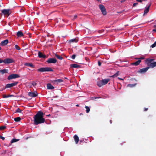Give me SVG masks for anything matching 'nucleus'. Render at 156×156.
Instances as JSON below:
<instances>
[{
    "label": "nucleus",
    "mask_w": 156,
    "mask_h": 156,
    "mask_svg": "<svg viewBox=\"0 0 156 156\" xmlns=\"http://www.w3.org/2000/svg\"><path fill=\"white\" fill-rule=\"evenodd\" d=\"M44 114L42 112H38L34 117V124L37 125L44 123L45 119L43 118Z\"/></svg>",
    "instance_id": "1"
},
{
    "label": "nucleus",
    "mask_w": 156,
    "mask_h": 156,
    "mask_svg": "<svg viewBox=\"0 0 156 156\" xmlns=\"http://www.w3.org/2000/svg\"><path fill=\"white\" fill-rule=\"evenodd\" d=\"M154 59L153 58H148L145 60L146 63L147 64L148 67L154 68L156 66V62H152Z\"/></svg>",
    "instance_id": "2"
},
{
    "label": "nucleus",
    "mask_w": 156,
    "mask_h": 156,
    "mask_svg": "<svg viewBox=\"0 0 156 156\" xmlns=\"http://www.w3.org/2000/svg\"><path fill=\"white\" fill-rule=\"evenodd\" d=\"M39 72L53 71V69L50 67H42L37 69Z\"/></svg>",
    "instance_id": "3"
},
{
    "label": "nucleus",
    "mask_w": 156,
    "mask_h": 156,
    "mask_svg": "<svg viewBox=\"0 0 156 156\" xmlns=\"http://www.w3.org/2000/svg\"><path fill=\"white\" fill-rule=\"evenodd\" d=\"M99 7L103 14L104 15H106L107 12L104 6L103 5L101 4L99 5Z\"/></svg>",
    "instance_id": "4"
},
{
    "label": "nucleus",
    "mask_w": 156,
    "mask_h": 156,
    "mask_svg": "<svg viewBox=\"0 0 156 156\" xmlns=\"http://www.w3.org/2000/svg\"><path fill=\"white\" fill-rule=\"evenodd\" d=\"M2 12L5 16L6 17H8L10 14V10L9 9L2 10Z\"/></svg>",
    "instance_id": "5"
},
{
    "label": "nucleus",
    "mask_w": 156,
    "mask_h": 156,
    "mask_svg": "<svg viewBox=\"0 0 156 156\" xmlns=\"http://www.w3.org/2000/svg\"><path fill=\"white\" fill-rule=\"evenodd\" d=\"M20 77L19 75L17 74H12L9 75L7 79L8 80H10L13 79L19 78Z\"/></svg>",
    "instance_id": "6"
},
{
    "label": "nucleus",
    "mask_w": 156,
    "mask_h": 156,
    "mask_svg": "<svg viewBox=\"0 0 156 156\" xmlns=\"http://www.w3.org/2000/svg\"><path fill=\"white\" fill-rule=\"evenodd\" d=\"M14 62V60L13 59L10 58H5L3 60V62L5 64H10L13 63Z\"/></svg>",
    "instance_id": "7"
},
{
    "label": "nucleus",
    "mask_w": 156,
    "mask_h": 156,
    "mask_svg": "<svg viewBox=\"0 0 156 156\" xmlns=\"http://www.w3.org/2000/svg\"><path fill=\"white\" fill-rule=\"evenodd\" d=\"M149 68V67H147L140 69L137 72L139 73H145Z\"/></svg>",
    "instance_id": "8"
},
{
    "label": "nucleus",
    "mask_w": 156,
    "mask_h": 156,
    "mask_svg": "<svg viewBox=\"0 0 156 156\" xmlns=\"http://www.w3.org/2000/svg\"><path fill=\"white\" fill-rule=\"evenodd\" d=\"M17 83V82H15L13 83L7 84L5 86V88H10L11 87L16 86Z\"/></svg>",
    "instance_id": "9"
},
{
    "label": "nucleus",
    "mask_w": 156,
    "mask_h": 156,
    "mask_svg": "<svg viewBox=\"0 0 156 156\" xmlns=\"http://www.w3.org/2000/svg\"><path fill=\"white\" fill-rule=\"evenodd\" d=\"M47 62L48 63H55L57 62V60L54 58H50L48 59Z\"/></svg>",
    "instance_id": "10"
},
{
    "label": "nucleus",
    "mask_w": 156,
    "mask_h": 156,
    "mask_svg": "<svg viewBox=\"0 0 156 156\" xmlns=\"http://www.w3.org/2000/svg\"><path fill=\"white\" fill-rule=\"evenodd\" d=\"M28 95L32 97H34L37 96V94L36 91L34 92H29L28 94Z\"/></svg>",
    "instance_id": "11"
},
{
    "label": "nucleus",
    "mask_w": 156,
    "mask_h": 156,
    "mask_svg": "<svg viewBox=\"0 0 156 156\" xmlns=\"http://www.w3.org/2000/svg\"><path fill=\"white\" fill-rule=\"evenodd\" d=\"M9 41L7 39L5 40H4L1 42L0 45L2 46H4L5 45L8 43Z\"/></svg>",
    "instance_id": "12"
},
{
    "label": "nucleus",
    "mask_w": 156,
    "mask_h": 156,
    "mask_svg": "<svg viewBox=\"0 0 156 156\" xmlns=\"http://www.w3.org/2000/svg\"><path fill=\"white\" fill-rule=\"evenodd\" d=\"M38 56L39 58H45L46 57V56L45 55L43 54L42 53L40 52H38Z\"/></svg>",
    "instance_id": "13"
},
{
    "label": "nucleus",
    "mask_w": 156,
    "mask_h": 156,
    "mask_svg": "<svg viewBox=\"0 0 156 156\" xmlns=\"http://www.w3.org/2000/svg\"><path fill=\"white\" fill-rule=\"evenodd\" d=\"M74 138L76 144H77L79 141V138L77 136L75 135L74 136Z\"/></svg>",
    "instance_id": "14"
},
{
    "label": "nucleus",
    "mask_w": 156,
    "mask_h": 156,
    "mask_svg": "<svg viewBox=\"0 0 156 156\" xmlns=\"http://www.w3.org/2000/svg\"><path fill=\"white\" fill-rule=\"evenodd\" d=\"M144 58L143 57H142L140 58H137V66L139 65L140 63L141 62V60L142 59H144Z\"/></svg>",
    "instance_id": "15"
},
{
    "label": "nucleus",
    "mask_w": 156,
    "mask_h": 156,
    "mask_svg": "<svg viewBox=\"0 0 156 156\" xmlns=\"http://www.w3.org/2000/svg\"><path fill=\"white\" fill-rule=\"evenodd\" d=\"M110 80V79H105L102 80L103 84V85L106 84Z\"/></svg>",
    "instance_id": "16"
},
{
    "label": "nucleus",
    "mask_w": 156,
    "mask_h": 156,
    "mask_svg": "<svg viewBox=\"0 0 156 156\" xmlns=\"http://www.w3.org/2000/svg\"><path fill=\"white\" fill-rule=\"evenodd\" d=\"M24 65L26 66H30L33 68H34V66L33 65V64L31 63H26Z\"/></svg>",
    "instance_id": "17"
},
{
    "label": "nucleus",
    "mask_w": 156,
    "mask_h": 156,
    "mask_svg": "<svg viewBox=\"0 0 156 156\" xmlns=\"http://www.w3.org/2000/svg\"><path fill=\"white\" fill-rule=\"evenodd\" d=\"M47 89H52L54 88V87L50 83H48L47 84Z\"/></svg>",
    "instance_id": "18"
},
{
    "label": "nucleus",
    "mask_w": 156,
    "mask_h": 156,
    "mask_svg": "<svg viewBox=\"0 0 156 156\" xmlns=\"http://www.w3.org/2000/svg\"><path fill=\"white\" fill-rule=\"evenodd\" d=\"M151 6V4L148 7L145 8V9L144 10V14H147V13L149 11V8Z\"/></svg>",
    "instance_id": "19"
},
{
    "label": "nucleus",
    "mask_w": 156,
    "mask_h": 156,
    "mask_svg": "<svg viewBox=\"0 0 156 156\" xmlns=\"http://www.w3.org/2000/svg\"><path fill=\"white\" fill-rule=\"evenodd\" d=\"M63 81V80L61 79H59L56 80H54V83H57L58 84V83H61Z\"/></svg>",
    "instance_id": "20"
},
{
    "label": "nucleus",
    "mask_w": 156,
    "mask_h": 156,
    "mask_svg": "<svg viewBox=\"0 0 156 156\" xmlns=\"http://www.w3.org/2000/svg\"><path fill=\"white\" fill-rule=\"evenodd\" d=\"M71 67L74 68H80V66L76 64H73L71 65Z\"/></svg>",
    "instance_id": "21"
},
{
    "label": "nucleus",
    "mask_w": 156,
    "mask_h": 156,
    "mask_svg": "<svg viewBox=\"0 0 156 156\" xmlns=\"http://www.w3.org/2000/svg\"><path fill=\"white\" fill-rule=\"evenodd\" d=\"M8 69H3L1 70H0V72L2 74L5 73H8Z\"/></svg>",
    "instance_id": "22"
},
{
    "label": "nucleus",
    "mask_w": 156,
    "mask_h": 156,
    "mask_svg": "<svg viewBox=\"0 0 156 156\" xmlns=\"http://www.w3.org/2000/svg\"><path fill=\"white\" fill-rule=\"evenodd\" d=\"M23 34L21 31H19L17 33V35L19 37H20L23 36Z\"/></svg>",
    "instance_id": "23"
},
{
    "label": "nucleus",
    "mask_w": 156,
    "mask_h": 156,
    "mask_svg": "<svg viewBox=\"0 0 156 156\" xmlns=\"http://www.w3.org/2000/svg\"><path fill=\"white\" fill-rule=\"evenodd\" d=\"M136 83H134L133 84H129L127 85V87H129L130 88H133L135 87L136 86Z\"/></svg>",
    "instance_id": "24"
},
{
    "label": "nucleus",
    "mask_w": 156,
    "mask_h": 156,
    "mask_svg": "<svg viewBox=\"0 0 156 156\" xmlns=\"http://www.w3.org/2000/svg\"><path fill=\"white\" fill-rule=\"evenodd\" d=\"M97 85L99 87H101L103 85L102 82L101 80L100 81L97 82Z\"/></svg>",
    "instance_id": "25"
},
{
    "label": "nucleus",
    "mask_w": 156,
    "mask_h": 156,
    "mask_svg": "<svg viewBox=\"0 0 156 156\" xmlns=\"http://www.w3.org/2000/svg\"><path fill=\"white\" fill-rule=\"evenodd\" d=\"M119 71H118L115 74L110 76L111 77H117L119 75Z\"/></svg>",
    "instance_id": "26"
},
{
    "label": "nucleus",
    "mask_w": 156,
    "mask_h": 156,
    "mask_svg": "<svg viewBox=\"0 0 156 156\" xmlns=\"http://www.w3.org/2000/svg\"><path fill=\"white\" fill-rule=\"evenodd\" d=\"M20 140L19 139H12L11 141V143H12L14 142H17Z\"/></svg>",
    "instance_id": "27"
},
{
    "label": "nucleus",
    "mask_w": 156,
    "mask_h": 156,
    "mask_svg": "<svg viewBox=\"0 0 156 156\" xmlns=\"http://www.w3.org/2000/svg\"><path fill=\"white\" fill-rule=\"evenodd\" d=\"M55 56L57 58H58L59 59L62 60L63 59V58L60 55H58L56 54H55Z\"/></svg>",
    "instance_id": "28"
},
{
    "label": "nucleus",
    "mask_w": 156,
    "mask_h": 156,
    "mask_svg": "<svg viewBox=\"0 0 156 156\" xmlns=\"http://www.w3.org/2000/svg\"><path fill=\"white\" fill-rule=\"evenodd\" d=\"M86 108V112L87 113H88L90 111V109L89 107L87 106H86L85 107Z\"/></svg>",
    "instance_id": "29"
},
{
    "label": "nucleus",
    "mask_w": 156,
    "mask_h": 156,
    "mask_svg": "<svg viewBox=\"0 0 156 156\" xmlns=\"http://www.w3.org/2000/svg\"><path fill=\"white\" fill-rule=\"evenodd\" d=\"M21 119L20 117H17L14 119V120L16 122H19L20 121Z\"/></svg>",
    "instance_id": "30"
},
{
    "label": "nucleus",
    "mask_w": 156,
    "mask_h": 156,
    "mask_svg": "<svg viewBox=\"0 0 156 156\" xmlns=\"http://www.w3.org/2000/svg\"><path fill=\"white\" fill-rule=\"evenodd\" d=\"M77 42V40L76 39H71V40H69V42Z\"/></svg>",
    "instance_id": "31"
},
{
    "label": "nucleus",
    "mask_w": 156,
    "mask_h": 156,
    "mask_svg": "<svg viewBox=\"0 0 156 156\" xmlns=\"http://www.w3.org/2000/svg\"><path fill=\"white\" fill-rule=\"evenodd\" d=\"M6 128V127L5 126H0V130H3L5 129Z\"/></svg>",
    "instance_id": "32"
},
{
    "label": "nucleus",
    "mask_w": 156,
    "mask_h": 156,
    "mask_svg": "<svg viewBox=\"0 0 156 156\" xmlns=\"http://www.w3.org/2000/svg\"><path fill=\"white\" fill-rule=\"evenodd\" d=\"M13 95H8V96H7L6 95H4L3 96V98H8L10 97H12L13 96Z\"/></svg>",
    "instance_id": "33"
},
{
    "label": "nucleus",
    "mask_w": 156,
    "mask_h": 156,
    "mask_svg": "<svg viewBox=\"0 0 156 156\" xmlns=\"http://www.w3.org/2000/svg\"><path fill=\"white\" fill-rule=\"evenodd\" d=\"M156 46V41H155L154 42V43L151 45V47L152 48H154Z\"/></svg>",
    "instance_id": "34"
},
{
    "label": "nucleus",
    "mask_w": 156,
    "mask_h": 156,
    "mask_svg": "<svg viewBox=\"0 0 156 156\" xmlns=\"http://www.w3.org/2000/svg\"><path fill=\"white\" fill-rule=\"evenodd\" d=\"M15 48L16 49L18 50H20V48L17 45H15Z\"/></svg>",
    "instance_id": "35"
},
{
    "label": "nucleus",
    "mask_w": 156,
    "mask_h": 156,
    "mask_svg": "<svg viewBox=\"0 0 156 156\" xmlns=\"http://www.w3.org/2000/svg\"><path fill=\"white\" fill-rule=\"evenodd\" d=\"M32 84L34 87H35L37 85V83L35 82H33L32 83Z\"/></svg>",
    "instance_id": "36"
},
{
    "label": "nucleus",
    "mask_w": 156,
    "mask_h": 156,
    "mask_svg": "<svg viewBox=\"0 0 156 156\" xmlns=\"http://www.w3.org/2000/svg\"><path fill=\"white\" fill-rule=\"evenodd\" d=\"M22 110H21L20 108H18L16 110V112H20V113L21 112Z\"/></svg>",
    "instance_id": "37"
},
{
    "label": "nucleus",
    "mask_w": 156,
    "mask_h": 156,
    "mask_svg": "<svg viewBox=\"0 0 156 156\" xmlns=\"http://www.w3.org/2000/svg\"><path fill=\"white\" fill-rule=\"evenodd\" d=\"M76 55H73L71 56V58L72 59H74L76 57Z\"/></svg>",
    "instance_id": "38"
},
{
    "label": "nucleus",
    "mask_w": 156,
    "mask_h": 156,
    "mask_svg": "<svg viewBox=\"0 0 156 156\" xmlns=\"http://www.w3.org/2000/svg\"><path fill=\"white\" fill-rule=\"evenodd\" d=\"M77 18V16L76 15H75L73 16V18H72V20H74L76 19Z\"/></svg>",
    "instance_id": "39"
},
{
    "label": "nucleus",
    "mask_w": 156,
    "mask_h": 156,
    "mask_svg": "<svg viewBox=\"0 0 156 156\" xmlns=\"http://www.w3.org/2000/svg\"><path fill=\"white\" fill-rule=\"evenodd\" d=\"M143 1H145V0H137V2L142 3Z\"/></svg>",
    "instance_id": "40"
},
{
    "label": "nucleus",
    "mask_w": 156,
    "mask_h": 156,
    "mask_svg": "<svg viewBox=\"0 0 156 156\" xmlns=\"http://www.w3.org/2000/svg\"><path fill=\"white\" fill-rule=\"evenodd\" d=\"M98 64L99 66H101V63L100 62V61H98Z\"/></svg>",
    "instance_id": "41"
},
{
    "label": "nucleus",
    "mask_w": 156,
    "mask_h": 156,
    "mask_svg": "<svg viewBox=\"0 0 156 156\" xmlns=\"http://www.w3.org/2000/svg\"><path fill=\"white\" fill-rule=\"evenodd\" d=\"M3 62V60L2 59H0V63H2Z\"/></svg>",
    "instance_id": "42"
},
{
    "label": "nucleus",
    "mask_w": 156,
    "mask_h": 156,
    "mask_svg": "<svg viewBox=\"0 0 156 156\" xmlns=\"http://www.w3.org/2000/svg\"><path fill=\"white\" fill-rule=\"evenodd\" d=\"M1 139H2L3 140H5V138L2 136L1 137Z\"/></svg>",
    "instance_id": "43"
},
{
    "label": "nucleus",
    "mask_w": 156,
    "mask_h": 156,
    "mask_svg": "<svg viewBox=\"0 0 156 156\" xmlns=\"http://www.w3.org/2000/svg\"><path fill=\"white\" fill-rule=\"evenodd\" d=\"M148 110V108H144V111H147Z\"/></svg>",
    "instance_id": "44"
},
{
    "label": "nucleus",
    "mask_w": 156,
    "mask_h": 156,
    "mask_svg": "<svg viewBox=\"0 0 156 156\" xmlns=\"http://www.w3.org/2000/svg\"><path fill=\"white\" fill-rule=\"evenodd\" d=\"M133 65H136V62H134V63H133Z\"/></svg>",
    "instance_id": "45"
},
{
    "label": "nucleus",
    "mask_w": 156,
    "mask_h": 156,
    "mask_svg": "<svg viewBox=\"0 0 156 156\" xmlns=\"http://www.w3.org/2000/svg\"><path fill=\"white\" fill-rule=\"evenodd\" d=\"M118 78L119 79L121 80H123V79H122V78H120L119 77H118Z\"/></svg>",
    "instance_id": "46"
},
{
    "label": "nucleus",
    "mask_w": 156,
    "mask_h": 156,
    "mask_svg": "<svg viewBox=\"0 0 156 156\" xmlns=\"http://www.w3.org/2000/svg\"><path fill=\"white\" fill-rule=\"evenodd\" d=\"M136 5V3H134L133 4V6H135Z\"/></svg>",
    "instance_id": "47"
},
{
    "label": "nucleus",
    "mask_w": 156,
    "mask_h": 156,
    "mask_svg": "<svg viewBox=\"0 0 156 156\" xmlns=\"http://www.w3.org/2000/svg\"><path fill=\"white\" fill-rule=\"evenodd\" d=\"M153 31L156 32V28L154 29L153 30Z\"/></svg>",
    "instance_id": "48"
},
{
    "label": "nucleus",
    "mask_w": 156,
    "mask_h": 156,
    "mask_svg": "<svg viewBox=\"0 0 156 156\" xmlns=\"http://www.w3.org/2000/svg\"><path fill=\"white\" fill-rule=\"evenodd\" d=\"M110 123L111 124V123H112V120H110Z\"/></svg>",
    "instance_id": "49"
},
{
    "label": "nucleus",
    "mask_w": 156,
    "mask_h": 156,
    "mask_svg": "<svg viewBox=\"0 0 156 156\" xmlns=\"http://www.w3.org/2000/svg\"><path fill=\"white\" fill-rule=\"evenodd\" d=\"M124 1H124V0H122V1H121V3H122V2H124Z\"/></svg>",
    "instance_id": "50"
},
{
    "label": "nucleus",
    "mask_w": 156,
    "mask_h": 156,
    "mask_svg": "<svg viewBox=\"0 0 156 156\" xmlns=\"http://www.w3.org/2000/svg\"><path fill=\"white\" fill-rule=\"evenodd\" d=\"M154 27H156V24L154 25Z\"/></svg>",
    "instance_id": "51"
},
{
    "label": "nucleus",
    "mask_w": 156,
    "mask_h": 156,
    "mask_svg": "<svg viewBox=\"0 0 156 156\" xmlns=\"http://www.w3.org/2000/svg\"><path fill=\"white\" fill-rule=\"evenodd\" d=\"M77 106H79V105H76Z\"/></svg>",
    "instance_id": "52"
},
{
    "label": "nucleus",
    "mask_w": 156,
    "mask_h": 156,
    "mask_svg": "<svg viewBox=\"0 0 156 156\" xmlns=\"http://www.w3.org/2000/svg\"><path fill=\"white\" fill-rule=\"evenodd\" d=\"M1 49V47H0V50Z\"/></svg>",
    "instance_id": "53"
},
{
    "label": "nucleus",
    "mask_w": 156,
    "mask_h": 156,
    "mask_svg": "<svg viewBox=\"0 0 156 156\" xmlns=\"http://www.w3.org/2000/svg\"><path fill=\"white\" fill-rule=\"evenodd\" d=\"M1 136L0 135V138L1 139Z\"/></svg>",
    "instance_id": "54"
},
{
    "label": "nucleus",
    "mask_w": 156,
    "mask_h": 156,
    "mask_svg": "<svg viewBox=\"0 0 156 156\" xmlns=\"http://www.w3.org/2000/svg\"><path fill=\"white\" fill-rule=\"evenodd\" d=\"M97 0L99 1L100 0Z\"/></svg>",
    "instance_id": "55"
},
{
    "label": "nucleus",
    "mask_w": 156,
    "mask_h": 156,
    "mask_svg": "<svg viewBox=\"0 0 156 156\" xmlns=\"http://www.w3.org/2000/svg\"><path fill=\"white\" fill-rule=\"evenodd\" d=\"M1 6V5H0V6Z\"/></svg>",
    "instance_id": "56"
}]
</instances>
